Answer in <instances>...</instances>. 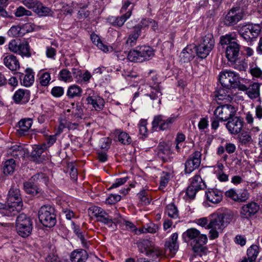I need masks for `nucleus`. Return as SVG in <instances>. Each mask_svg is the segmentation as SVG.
Listing matches in <instances>:
<instances>
[{
    "mask_svg": "<svg viewBox=\"0 0 262 262\" xmlns=\"http://www.w3.org/2000/svg\"><path fill=\"white\" fill-rule=\"evenodd\" d=\"M7 204L6 207L1 211L3 215H16L21 210L23 202L20 190L17 186H11L7 197Z\"/></svg>",
    "mask_w": 262,
    "mask_h": 262,
    "instance_id": "nucleus-1",
    "label": "nucleus"
},
{
    "mask_svg": "<svg viewBox=\"0 0 262 262\" xmlns=\"http://www.w3.org/2000/svg\"><path fill=\"white\" fill-rule=\"evenodd\" d=\"M232 216L228 213H216L211 215V219L207 225V228L210 229V238L214 239L219 236L223 229L231 221Z\"/></svg>",
    "mask_w": 262,
    "mask_h": 262,
    "instance_id": "nucleus-2",
    "label": "nucleus"
},
{
    "mask_svg": "<svg viewBox=\"0 0 262 262\" xmlns=\"http://www.w3.org/2000/svg\"><path fill=\"white\" fill-rule=\"evenodd\" d=\"M219 80L222 86L227 89L238 88L239 90H245V85L241 84L239 81L238 74L234 72L229 70L222 71L219 76Z\"/></svg>",
    "mask_w": 262,
    "mask_h": 262,
    "instance_id": "nucleus-3",
    "label": "nucleus"
},
{
    "mask_svg": "<svg viewBox=\"0 0 262 262\" xmlns=\"http://www.w3.org/2000/svg\"><path fill=\"white\" fill-rule=\"evenodd\" d=\"M38 217L40 222L48 228L54 227L56 223V215L55 209L49 205L41 206L38 212Z\"/></svg>",
    "mask_w": 262,
    "mask_h": 262,
    "instance_id": "nucleus-4",
    "label": "nucleus"
},
{
    "mask_svg": "<svg viewBox=\"0 0 262 262\" xmlns=\"http://www.w3.org/2000/svg\"><path fill=\"white\" fill-rule=\"evenodd\" d=\"M214 45L215 39L212 34H207L196 47V55L202 59L206 58L214 48Z\"/></svg>",
    "mask_w": 262,
    "mask_h": 262,
    "instance_id": "nucleus-5",
    "label": "nucleus"
},
{
    "mask_svg": "<svg viewBox=\"0 0 262 262\" xmlns=\"http://www.w3.org/2000/svg\"><path fill=\"white\" fill-rule=\"evenodd\" d=\"M238 27L240 35L247 41H251L252 39L257 38L261 29V26L256 24H248Z\"/></svg>",
    "mask_w": 262,
    "mask_h": 262,
    "instance_id": "nucleus-6",
    "label": "nucleus"
},
{
    "mask_svg": "<svg viewBox=\"0 0 262 262\" xmlns=\"http://www.w3.org/2000/svg\"><path fill=\"white\" fill-rule=\"evenodd\" d=\"M16 225V230L19 235L26 237L31 234L32 229L31 220L26 214L22 213L19 215Z\"/></svg>",
    "mask_w": 262,
    "mask_h": 262,
    "instance_id": "nucleus-7",
    "label": "nucleus"
},
{
    "mask_svg": "<svg viewBox=\"0 0 262 262\" xmlns=\"http://www.w3.org/2000/svg\"><path fill=\"white\" fill-rule=\"evenodd\" d=\"M85 95L86 96L87 104L91 105L95 111H100L103 109L105 104L104 100L97 93L91 89H87Z\"/></svg>",
    "mask_w": 262,
    "mask_h": 262,
    "instance_id": "nucleus-8",
    "label": "nucleus"
},
{
    "mask_svg": "<svg viewBox=\"0 0 262 262\" xmlns=\"http://www.w3.org/2000/svg\"><path fill=\"white\" fill-rule=\"evenodd\" d=\"M139 251L145 253L147 256L151 257L153 260L161 255V251L158 247L151 245V242L147 239H144L137 243Z\"/></svg>",
    "mask_w": 262,
    "mask_h": 262,
    "instance_id": "nucleus-9",
    "label": "nucleus"
},
{
    "mask_svg": "<svg viewBox=\"0 0 262 262\" xmlns=\"http://www.w3.org/2000/svg\"><path fill=\"white\" fill-rule=\"evenodd\" d=\"M235 108L230 104L219 106L213 112L214 116L220 121H228L235 115Z\"/></svg>",
    "mask_w": 262,
    "mask_h": 262,
    "instance_id": "nucleus-10",
    "label": "nucleus"
},
{
    "mask_svg": "<svg viewBox=\"0 0 262 262\" xmlns=\"http://www.w3.org/2000/svg\"><path fill=\"white\" fill-rule=\"evenodd\" d=\"M177 117L171 116L166 119L165 116L162 115H158L154 117L152 122L153 127H158L161 130L169 129L171 124L176 121Z\"/></svg>",
    "mask_w": 262,
    "mask_h": 262,
    "instance_id": "nucleus-11",
    "label": "nucleus"
},
{
    "mask_svg": "<svg viewBox=\"0 0 262 262\" xmlns=\"http://www.w3.org/2000/svg\"><path fill=\"white\" fill-rule=\"evenodd\" d=\"M201 154L199 151H195L190 155L185 163L184 171L189 174L198 168L201 162Z\"/></svg>",
    "mask_w": 262,
    "mask_h": 262,
    "instance_id": "nucleus-12",
    "label": "nucleus"
},
{
    "mask_svg": "<svg viewBox=\"0 0 262 262\" xmlns=\"http://www.w3.org/2000/svg\"><path fill=\"white\" fill-rule=\"evenodd\" d=\"M208 241L207 236L205 234H201L199 232V235H196L190 244L193 252L198 254L201 255L202 253H205L207 249L204 245Z\"/></svg>",
    "mask_w": 262,
    "mask_h": 262,
    "instance_id": "nucleus-13",
    "label": "nucleus"
},
{
    "mask_svg": "<svg viewBox=\"0 0 262 262\" xmlns=\"http://www.w3.org/2000/svg\"><path fill=\"white\" fill-rule=\"evenodd\" d=\"M244 17V13L238 8L231 9L225 16V24L227 26H232L241 20Z\"/></svg>",
    "mask_w": 262,
    "mask_h": 262,
    "instance_id": "nucleus-14",
    "label": "nucleus"
},
{
    "mask_svg": "<svg viewBox=\"0 0 262 262\" xmlns=\"http://www.w3.org/2000/svg\"><path fill=\"white\" fill-rule=\"evenodd\" d=\"M244 125L243 119L239 117H232L226 124V127L231 134L237 135L241 133Z\"/></svg>",
    "mask_w": 262,
    "mask_h": 262,
    "instance_id": "nucleus-15",
    "label": "nucleus"
},
{
    "mask_svg": "<svg viewBox=\"0 0 262 262\" xmlns=\"http://www.w3.org/2000/svg\"><path fill=\"white\" fill-rule=\"evenodd\" d=\"M215 96L219 100H224L226 102H230L233 100L235 94L232 92L231 89H227L222 86L216 91Z\"/></svg>",
    "mask_w": 262,
    "mask_h": 262,
    "instance_id": "nucleus-16",
    "label": "nucleus"
},
{
    "mask_svg": "<svg viewBox=\"0 0 262 262\" xmlns=\"http://www.w3.org/2000/svg\"><path fill=\"white\" fill-rule=\"evenodd\" d=\"M240 50V46L237 42H232L227 46L225 56L230 62H234L237 59Z\"/></svg>",
    "mask_w": 262,
    "mask_h": 262,
    "instance_id": "nucleus-17",
    "label": "nucleus"
},
{
    "mask_svg": "<svg viewBox=\"0 0 262 262\" xmlns=\"http://www.w3.org/2000/svg\"><path fill=\"white\" fill-rule=\"evenodd\" d=\"M259 209V205L255 202L248 203L241 208V215L243 218L248 219L255 214Z\"/></svg>",
    "mask_w": 262,
    "mask_h": 262,
    "instance_id": "nucleus-18",
    "label": "nucleus"
},
{
    "mask_svg": "<svg viewBox=\"0 0 262 262\" xmlns=\"http://www.w3.org/2000/svg\"><path fill=\"white\" fill-rule=\"evenodd\" d=\"M3 63L11 71H17L20 68V63L18 58L13 54H7L4 55Z\"/></svg>",
    "mask_w": 262,
    "mask_h": 262,
    "instance_id": "nucleus-19",
    "label": "nucleus"
},
{
    "mask_svg": "<svg viewBox=\"0 0 262 262\" xmlns=\"http://www.w3.org/2000/svg\"><path fill=\"white\" fill-rule=\"evenodd\" d=\"M205 194L207 200L213 204H217L222 200L223 193L217 189H208Z\"/></svg>",
    "mask_w": 262,
    "mask_h": 262,
    "instance_id": "nucleus-20",
    "label": "nucleus"
},
{
    "mask_svg": "<svg viewBox=\"0 0 262 262\" xmlns=\"http://www.w3.org/2000/svg\"><path fill=\"white\" fill-rule=\"evenodd\" d=\"M162 95V94L159 85H156L149 94L146 95V96L149 97L152 101V106L155 107H159L161 103Z\"/></svg>",
    "mask_w": 262,
    "mask_h": 262,
    "instance_id": "nucleus-21",
    "label": "nucleus"
},
{
    "mask_svg": "<svg viewBox=\"0 0 262 262\" xmlns=\"http://www.w3.org/2000/svg\"><path fill=\"white\" fill-rule=\"evenodd\" d=\"M88 257L86 251L83 249H76L70 255L71 262H85Z\"/></svg>",
    "mask_w": 262,
    "mask_h": 262,
    "instance_id": "nucleus-22",
    "label": "nucleus"
},
{
    "mask_svg": "<svg viewBox=\"0 0 262 262\" xmlns=\"http://www.w3.org/2000/svg\"><path fill=\"white\" fill-rule=\"evenodd\" d=\"M260 83L255 82L250 84L248 88L245 85V90L242 91H246V94L250 99H256L260 96Z\"/></svg>",
    "mask_w": 262,
    "mask_h": 262,
    "instance_id": "nucleus-23",
    "label": "nucleus"
},
{
    "mask_svg": "<svg viewBox=\"0 0 262 262\" xmlns=\"http://www.w3.org/2000/svg\"><path fill=\"white\" fill-rule=\"evenodd\" d=\"M157 155L159 158L164 160L171 153L170 147L165 142H160L155 150Z\"/></svg>",
    "mask_w": 262,
    "mask_h": 262,
    "instance_id": "nucleus-24",
    "label": "nucleus"
},
{
    "mask_svg": "<svg viewBox=\"0 0 262 262\" xmlns=\"http://www.w3.org/2000/svg\"><path fill=\"white\" fill-rule=\"evenodd\" d=\"M32 125V120L30 118L23 119L18 123L17 132L20 135H25L30 129Z\"/></svg>",
    "mask_w": 262,
    "mask_h": 262,
    "instance_id": "nucleus-25",
    "label": "nucleus"
},
{
    "mask_svg": "<svg viewBox=\"0 0 262 262\" xmlns=\"http://www.w3.org/2000/svg\"><path fill=\"white\" fill-rule=\"evenodd\" d=\"M34 12L40 16L52 15L53 13L51 9L43 6L39 2H34Z\"/></svg>",
    "mask_w": 262,
    "mask_h": 262,
    "instance_id": "nucleus-26",
    "label": "nucleus"
},
{
    "mask_svg": "<svg viewBox=\"0 0 262 262\" xmlns=\"http://www.w3.org/2000/svg\"><path fill=\"white\" fill-rule=\"evenodd\" d=\"M30 96V92L28 90L19 89L15 92L13 98L14 101L16 103H18L21 101H22L23 103H26L29 101Z\"/></svg>",
    "mask_w": 262,
    "mask_h": 262,
    "instance_id": "nucleus-27",
    "label": "nucleus"
},
{
    "mask_svg": "<svg viewBox=\"0 0 262 262\" xmlns=\"http://www.w3.org/2000/svg\"><path fill=\"white\" fill-rule=\"evenodd\" d=\"M21 84L26 86L29 87L33 84V70L31 68H27L25 71V74L21 73L20 76Z\"/></svg>",
    "mask_w": 262,
    "mask_h": 262,
    "instance_id": "nucleus-28",
    "label": "nucleus"
},
{
    "mask_svg": "<svg viewBox=\"0 0 262 262\" xmlns=\"http://www.w3.org/2000/svg\"><path fill=\"white\" fill-rule=\"evenodd\" d=\"M133 7V6L131 7L127 12L120 17H112L110 19V21L113 25L120 27H121L125 21L131 16Z\"/></svg>",
    "mask_w": 262,
    "mask_h": 262,
    "instance_id": "nucleus-29",
    "label": "nucleus"
},
{
    "mask_svg": "<svg viewBox=\"0 0 262 262\" xmlns=\"http://www.w3.org/2000/svg\"><path fill=\"white\" fill-rule=\"evenodd\" d=\"M139 52L141 62L148 60L154 55L153 49L149 46H142L139 47Z\"/></svg>",
    "mask_w": 262,
    "mask_h": 262,
    "instance_id": "nucleus-30",
    "label": "nucleus"
},
{
    "mask_svg": "<svg viewBox=\"0 0 262 262\" xmlns=\"http://www.w3.org/2000/svg\"><path fill=\"white\" fill-rule=\"evenodd\" d=\"M91 39L93 43L104 52L107 53L112 51L113 48L111 47H108L104 45L97 34H92L91 35Z\"/></svg>",
    "mask_w": 262,
    "mask_h": 262,
    "instance_id": "nucleus-31",
    "label": "nucleus"
},
{
    "mask_svg": "<svg viewBox=\"0 0 262 262\" xmlns=\"http://www.w3.org/2000/svg\"><path fill=\"white\" fill-rule=\"evenodd\" d=\"M194 53L190 47H186L181 53L180 57L184 62H187L193 59Z\"/></svg>",
    "mask_w": 262,
    "mask_h": 262,
    "instance_id": "nucleus-32",
    "label": "nucleus"
},
{
    "mask_svg": "<svg viewBox=\"0 0 262 262\" xmlns=\"http://www.w3.org/2000/svg\"><path fill=\"white\" fill-rule=\"evenodd\" d=\"M45 148L44 145L34 146V151H35V154H34V162L40 164L45 160L44 157L41 156Z\"/></svg>",
    "mask_w": 262,
    "mask_h": 262,
    "instance_id": "nucleus-33",
    "label": "nucleus"
},
{
    "mask_svg": "<svg viewBox=\"0 0 262 262\" xmlns=\"http://www.w3.org/2000/svg\"><path fill=\"white\" fill-rule=\"evenodd\" d=\"M141 33V30L139 27L135 28L133 32L129 35L126 43L130 47L135 46L136 44L137 40Z\"/></svg>",
    "mask_w": 262,
    "mask_h": 262,
    "instance_id": "nucleus-34",
    "label": "nucleus"
},
{
    "mask_svg": "<svg viewBox=\"0 0 262 262\" xmlns=\"http://www.w3.org/2000/svg\"><path fill=\"white\" fill-rule=\"evenodd\" d=\"M82 92V89L80 86L73 84L68 88L67 95L69 98H73L81 96Z\"/></svg>",
    "mask_w": 262,
    "mask_h": 262,
    "instance_id": "nucleus-35",
    "label": "nucleus"
},
{
    "mask_svg": "<svg viewBox=\"0 0 262 262\" xmlns=\"http://www.w3.org/2000/svg\"><path fill=\"white\" fill-rule=\"evenodd\" d=\"M199 232L200 231L195 228L188 229L183 233V238L185 242L190 243L196 235H199Z\"/></svg>",
    "mask_w": 262,
    "mask_h": 262,
    "instance_id": "nucleus-36",
    "label": "nucleus"
},
{
    "mask_svg": "<svg viewBox=\"0 0 262 262\" xmlns=\"http://www.w3.org/2000/svg\"><path fill=\"white\" fill-rule=\"evenodd\" d=\"M116 135L118 136L119 141L124 145H128L132 142V140L129 135L126 132H122L120 130L117 129L115 131Z\"/></svg>",
    "mask_w": 262,
    "mask_h": 262,
    "instance_id": "nucleus-37",
    "label": "nucleus"
},
{
    "mask_svg": "<svg viewBox=\"0 0 262 262\" xmlns=\"http://www.w3.org/2000/svg\"><path fill=\"white\" fill-rule=\"evenodd\" d=\"M16 167V163L14 160L12 159L7 160L4 164L3 172L6 175L11 174L14 171Z\"/></svg>",
    "mask_w": 262,
    "mask_h": 262,
    "instance_id": "nucleus-38",
    "label": "nucleus"
},
{
    "mask_svg": "<svg viewBox=\"0 0 262 262\" xmlns=\"http://www.w3.org/2000/svg\"><path fill=\"white\" fill-rule=\"evenodd\" d=\"M178 234L174 233L171 235L170 241L166 243V247L172 252H174L178 249Z\"/></svg>",
    "mask_w": 262,
    "mask_h": 262,
    "instance_id": "nucleus-39",
    "label": "nucleus"
},
{
    "mask_svg": "<svg viewBox=\"0 0 262 262\" xmlns=\"http://www.w3.org/2000/svg\"><path fill=\"white\" fill-rule=\"evenodd\" d=\"M236 35L234 33H229L220 37V43L222 46H229L232 42H236Z\"/></svg>",
    "mask_w": 262,
    "mask_h": 262,
    "instance_id": "nucleus-40",
    "label": "nucleus"
},
{
    "mask_svg": "<svg viewBox=\"0 0 262 262\" xmlns=\"http://www.w3.org/2000/svg\"><path fill=\"white\" fill-rule=\"evenodd\" d=\"M116 220L117 224H120L121 226H125L126 230L132 232L133 233L137 232V228L133 223L126 221L122 217H120V219H116Z\"/></svg>",
    "mask_w": 262,
    "mask_h": 262,
    "instance_id": "nucleus-41",
    "label": "nucleus"
},
{
    "mask_svg": "<svg viewBox=\"0 0 262 262\" xmlns=\"http://www.w3.org/2000/svg\"><path fill=\"white\" fill-rule=\"evenodd\" d=\"M239 141L242 144L247 145L253 143L251 133L247 131L242 132L238 136Z\"/></svg>",
    "mask_w": 262,
    "mask_h": 262,
    "instance_id": "nucleus-42",
    "label": "nucleus"
},
{
    "mask_svg": "<svg viewBox=\"0 0 262 262\" xmlns=\"http://www.w3.org/2000/svg\"><path fill=\"white\" fill-rule=\"evenodd\" d=\"M190 185L196 189L202 190L206 187V184L200 175L196 174L193 177L190 183Z\"/></svg>",
    "mask_w": 262,
    "mask_h": 262,
    "instance_id": "nucleus-43",
    "label": "nucleus"
},
{
    "mask_svg": "<svg viewBox=\"0 0 262 262\" xmlns=\"http://www.w3.org/2000/svg\"><path fill=\"white\" fill-rule=\"evenodd\" d=\"M259 253V247L256 245H251L247 251V257L251 261H255Z\"/></svg>",
    "mask_w": 262,
    "mask_h": 262,
    "instance_id": "nucleus-44",
    "label": "nucleus"
},
{
    "mask_svg": "<svg viewBox=\"0 0 262 262\" xmlns=\"http://www.w3.org/2000/svg\"><path fill=\"white\" fill-rule=\"evenodd\" d=\"M127 58L130 61L141 62L139 47H137L136 49L130 51L128 53Z\"/></svg>",
    "mask_w": 262,
    "mask_h": 262,
    "instance_id": "nucleus-45",
    "label": "nucleus"
},
{
    "mask_svg": "<svg viewBox=\"0 0 262 262\" xmlns=\"http://www.w3.org/2000/svg\"><path fill=\"white\" fill-rule=\"evenodd\" d=\"M89 213L97 217V219H100L106 212L102 208L94 206L89 208Z\"/></svg>",
    "mask_w": 262,
    "mask_h": 262,
    "instance_id": "nucleus-46",
    "label": "nucleus"
},
{
    "mask_svg": "<svg viewBox=\"0 0 262 262\" xmlns=\"http://www.w3.org/2000/svg\"><path fill=\"white\" fill-rule=\"evenodd\" d=\"M19 48L20 49L19 50V53H18L17 54L27 57H30L31 56L30 48L28 42H26L25 43H20Z\"/></svg>",
    "mask_w": 262,
    "mask_h": 262,
    "instance_id": "nucleus-47",
    "label": "nucleus"
},
{
    "mask_svg": "<svg viewBox=\"0 0 262 262\" xmlns=\"http://www.w3.org/2000/svg\"><path fill=\"white\" fill-rule=\"evenodd\" d=\"M59 80L66 82L72 81L73 78L71 72L67 69L61 70L59 74Z\"/></svg>",
    "mask_w": 262,
    "mask_h": 262,
    "instance_id": "nucleus-48",
    "label": "nucleus"
},
{
    "mask_svg": "<svg viewBox=\"0 0 262 262\" xmlns=\"http://www.w3.org/2000/svg\"><path fill=\"white\" fill-rule=\"evenodd\" d=\"M166 212L168 215L171 218L177 219L178 217V210L173 203L168 204L166 206Z\"/></svg>",
    "mask_w": 262,
    "mask_h": 262,
    "instance_id": "nucleus-49",
    "label": "nucleus"
},
{
    "mask_svg": "<svg viewBox=\"0 0 262 262\" xmlns=\"http://www.w3.org/2000/svg\"><path fill=\"white\" fill-rule=\"evenodd\" d=\"M97 221L105 225H108L109 227H112L113 229L116 228V224L113 222V219L109 217L106 213L105 215H103V217H101L100 219H97Z\"/></svg>",
    "mask_w": 262,
    "mask_h": 262,
    "instance_id": "nucleus-50",
    "label": "nucleus"
},
{
    "mask_svg": "<svg viewBox=\"0 0 262 262\" xmlns=\"http://www.w3.org/2000/svg\"><path fill=\"white\" fill-rule=\"evenodd\" d=\"M21 30L22 28L19 26H13L9 30L8 34L11 37H18L25 33L21 32Z\"/></svg>",
    "mask_w": 262,
    "mask_h": 262,
    "instance_id": "nucleus-51",
    "label": "nucleus"
},
{
    "mask_svg": "<svg viewBox=\"0 0 262 262\" xmlns=\"http://www.w3.org/2000/svg\"><path fill=\"white\" fill-rule=\"evenodd\" d=\"M147 120L145 119H141L138 124L139 134L143 137H146L147 135Z\"/></svg>",
    "mask_w": 262,
    "mask_h": 262,
    "instance_id": "nucleus-52",
    "label": "nucleus"
},
{
    "mask_svg": "<svg viewBox=\"0 0 262 262\" xmlns=\"http://www.w3.org/2000/svg\"><path fill=\"white\" fill-rule=\"evenodd\" d=\"M20 43H18V41L15 39L11 40L8 45V48L10 51L14 53L17 54L19 53V47Z\"/></svg>",
    "mask_w": 262,
    "mask_h": 262,
    "instance_id": "nucleus-53",
    "label": "nucleus"
},
{
    "mask_svg": "<svg viewBox=\"0 0 262 262\" xmlns=\"http://www.w3.org/2000/svg\"><path fill=\"white\" fill-rule=\"evenodd\" d=\"M32 15V13L30 11L26 10L25 8L22 6L18 7L15 12V15L16 17H21L24 15L30 16Z\"/></svg>",
    "mask_w": 262,
    "mask_h": 262,
    "instance_id": "nucleus-54",
    "label": "nucleus"
},
{
    "mask_svg": "<svg viewBox=\"0 0 262 262\" xmlns=\"http://www.w3.org/2000/svg\"><path fill=\"white\" fill-rule=\"evenodd\" d=\"M185 140V136L182 133H178L175 140L176 143V148L179 151L181 148V144Z\"/></svg>",
    "mask_w": 262,
    "mask_h": 262,
    "instance_id": "nucleus-55",
    "label": "nucleus"
},
{
    "mask_svg": "<svg viewBox=\"0 0 262 262\" xmlns=\"http://www.w3.org/2000/svg\"><path fill=\"white\" fill-rule=\"evenodd\" d=\"M51 93L54 97H60L64 94V89L61 86H56L52 89Z\"/></svg>",
    "mask_w": 262,
    "mask_h": 262,
    "instance_id": "nucleus-56",
    "label": "nucleus"
},
{
    "mask_svg": "<svg viewBox=\"0 0 262 262\" xmlns=\"http://www.w3.org/2000/svg\"><path fill=\"white\" fill-rule=\"evenodd\" d=\"M200 190L196 189L194 187L193 185H189L186 190V195L190 199H193L195 196L196 192Z\"/></svg>",
    "mask_w": 262,
    "mask_h": 262,
    "instance_id": "nucleus-57",
    "label": "nucleus"
},
{
    "mask_svg": "<svg viewBox=\"0 0 262 262\" xmlns=\"http://www.w3.org/2000/svg\"><path fill=\"white\" fill-rule=\"evenodd\" d=\"M200 190L196 189L194 187L193 185H189L186 190V195L190 199H193L195 196L196 192Z\"/></svg>",
    "mask_w": 262,
    "mask_h": 262,
    "instance_id": "nucleus-58",
    "label": "nucleus"
},
{
    "mask_svg": "<svg viewBox=\"0 0 262 262\" xmlns=\"http://www.w3.org/2000/svg\"><path fill=\"white\" fill-rule=\"evenodd\" d=\"M51 80L50 75L49 73L46 72L43 73L40 78V83L42 86H47L48 85Z\"/></svg>",
    "mask_w": 262,
    "mask_h": 262,
    "instance_id": "nucleus-59",
    "label": "nucleus"
},
{
    "mask_svg": "<svg viewBox=\"0 0 262 262\" xmlns=\"http://www.w3.org/2000/svg\"><path fill=\"white\" fill-rule=\"evenodd\" d=\"M121 200V196L119 194H111L106 200V203L108 204H114Z\"/></svg>",
    "mask_w": 262,
    "mask_h": 262,
    "instance_id": "nucleus-60",
    "label": "nucleus"
},
{
    "mask_svg": "<svg viewBox=\"0 0 262 262\" xmlns=\"http://www.w3.org/2000/svg\"><path fill=\"white\" fill-rule=\"evenodd\" d=\"M8 0H0V15L6 17L8 16V13L5 9V7L7 5Z\"/></svg>",
    "mask_w": 262,
    "mask_h": 262,
    "instance_id": "nucleus-61",
    "label": "nucleus"
},
{
    "mask_svg": "<svg viewBox=\"0 0 262 262\" xmlns=\"http://www.w3.org/2000/svg\"><path fill=\"white\" fill-rule=\"evenodd\" d=\"M24 189L28 194H31L33 191V181L30 179L24 183Z\"/></svg>",
    "mask_w": 262,
    "mask_h": 262,
    "instance_id": "nucleus-62",
    "label": "nucleus"
},
{
    "mask_svg": "<svg viewBox=\"0 0 262 262\" xmlns=\"http://www.w3.org/2000/svg\"><path fill=\"white\" fill-rule=\"evenodd\" d=\"M238 199L237 202H245L247 200L249 196V194L247 190H244L242 192L237 194Z\"/></svg>",
    "mask_w": 262,
    "mask_h": 262,
    "instance_id": "nucleus-63",
    "label": "nucleus"
},
{
    "mask_svg": "<svg viewBox=\"0 0 262 262\" xmlns=\"http://www.w3.org/2000/svg\"><path fill=\"white\" fill-rule=\"evenodd\" d=\"M225 195L227 197L229 198L236 202L237 199H238L237 193H236V191L233 189H230L227 191L225 192Z\"/></svg>",
    "mask_w": 262,
    "mask_h": 262,
    "instance_id": "nucleus-64",
    "label": "nucleus"
}]
</instances>
